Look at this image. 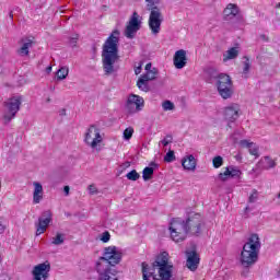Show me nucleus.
<instances>
[{
	"instance_id": "4be33fe9",
	"label": "nucleus",
	"mask_w": 280,
	"mask_h": 280,
	"mask_svg": "<svg viewBox=\"0 0 280 280\" xmlns=\"http://www.w3.org/2000/svg\"><path fill=\"white\" fill-rule=\"evenodd\" d=\"M206 80L209 82V84H213V81L218 82L220 77L222 75V72H218L215 68H208L205 71Z\"/></svg>"
},
{
	"instance_id": "79ce46f5",
	"label": "nucleus",
	"mask_w": 280,
	"mask_h": 280,
	"mask_svg": "<svg viewBox=\"0 0 280 280\" xmlns=\"http://www.w3.org/2000/svg\"><path fill=\"white\" fill-rule=\"evenodd\" d=\"M91 196H95L97 194H100V190H97V187L94 185V184H91L89 187H88Z\"/></svg>"
},
{
	"instance_id": "f8f14e48",
	"label": "nucleus",
	"mask_w": 280,
	"mask_h": 280,
	"mask_svg": "<svg viewBox=\"0 0 280 280\" xmlns=\"http://www.w3.org/2000/svg\"><path fill=\"white\" fill-rule=\"evenodd\" d=\"M96 272L98 275V280H119L117 279L116 268L108 266L106 262H96Z\"/></svg>"
},
{
	"instance_id": "7c9ffc66",
	"label": "nucleus",
	"mask_w": 280,
	"mask_h": 280,
	"mask_svg": "<svg viewBox=\"0 0 280 280\" xmlns=\"http://www.w3.org/2000/svg\"><path fill=\"white\" fill-rule=\"evenodd\" d=\"M137 86H138V89H140V91H144V93H148V91H150L148 81L143 77L139 78V80L137 82Z\"/></svg>"
},
{
	"instance_id": "dca6fc26",
	"label": "nucleus",
	"mask_w": 280,
	"mask_h": 280,
	"mask_svg": "<svg viewBox=\"0 0 280 280\" xmlns=\"http://www.w3.org/2000/svg\"><path fill=\"white\" fill-rule=\"evenodd\" d=\"M49 270H51V265L48 261L35 266L33 269L34 280H47Z\"/></svg>"
},
{
	"instance_id": "f704fd0d",
	"label": "nucleus",
	"mask_w": 280,
	"mask_h": 280,
	"mask_svg": "<svg viewBox=\"0 0 280 280\" xmlns=\"http://www.w3.org/2000/svg\"><path fill=\"white\" fill-rule=\"evenodd\" d=\"M212 163H213V167H215V170H218L219 167H222V165L224 164V159H222V156L218 155V156L213 158Z\"/></svg>"
},
{
	"instance_id": "393cba45",
	"label": "nucleus",
	"mask_w": 280,
	"mask_h": 280,
	"mask_svg": "<svg viewBox=\"0 0 280 280\" xmlns=\"http://www.w3.org/2000/svg\"><path fill=\"white\" fill-rule=\"evenodd\" d=\"M240 143L242 148H248L249 154H252V156H259V148L257 144L249 142L248 140H241Z\"/></svg>"
},
{
	"instance_id": "c9c22d12",
	"label": "nucleus",
	"mask_w": 280,
	"mask_h": 280,
	"mask_svg": "<svg viewBox=\"0 0 280 280\" xmlns=\"http://www.w3.org/2000/svg\"><path fill=\"white\" fill-rule=\"evenodd\" d=\"M126 177L128 178V180H139V178H141V175H139L136 170H132L126 175Z\"/></svg>"
},
{
	"instance_id": "c85d7f7f",
	"label": "nucleus",
	"mask_w": 280,
	"mask_h": 280,
	"mask_svg": "<svg viewBox=\"0 0 280 280\" xmlns=\"http://www.w3.org/2000/svg\"><path fill=\"white\" fill-rule=\"evenodd\" d=\"M159 75V70L156 68H152V70H149L145 74H142V77L148 81L156 80V77Z\"/></svg>"
},
{
	"instance_id": "2eb2a0df",
	"label": "nucleus",
	"mask_w": 280,
	"mask_h": 280,
	"mask_svg": "<svg viewBox=\"0 0 280 280\" xmlns=\"http://www.w3.org/2000/svg\"><path fill=\"white\" fill-rule=\"evenodd\" d=\"M52 213L49 210H46L38 218V222L35 224L36 226V235H43L47 231V226L51 224Z\"/></svg>"
},
{
	"instance_id": "6ab92c4d",
	"label": "nucleus",
	"mask_w": 280,
	"mask_h": 280,
	"mask_svg": "<svg viewBox=\"0 0 280 280\" xmlns=\"http://www.w3.org/2000/svg\"><path fill=\"white\" fill-rule=\"evenodd\" d=\"M242 171L237 166H228L223 173L219 174L220 180H229V178H240Z\"/></svg>"
},
{
	"instance_id": "b1692460",
	"label": "nucleus",
	"mask_w": 280,
	"mask_h": 280,
	"mask_svg": "<svg viewBox=\"0 0 280 280\" xmlns=\"http://www.w3.org/2000/svg\"><path fill=\"white\" fill-rule=\"evenodd\" d=\"M182 166L188 172L196 171V158L194 155H187L182 160Z\"/></svg>"
},
{
	"instance_id": "5701e85b",
	"label": "nucleus",
	"mask_w": 280,
	"mask_h": 280,
	"mask_svg": "<svg viewBox=\"0 0 280 280\" xmlns=\"http://www.w3.org/2000/svg\"><path fill=\"white\" fill-rule=\"evenodd\" d=\"M34 191H33V203L39 205L40 200H43V185L38 182H34Z\"/></svg>"
},
{
	"instance_id": "cd10ccee",
	"label": "nucleus",
	"mask_w": 280,
	"mask_h": 280,
	"mask_svg": "<svg viewBox=\"0 0 280 280\" xmlns=\"http://www.w3.org/2000/svg\"><path fill=\"white\" fill-rule=\"evenodd\" d=\"M259 165H262V170H272L277 167V162H275L270 156H265L264 160L259 162Z\"/></svg>"
},
{
	"instance_id": "09e8293b",
	"label": "nucleus",
	"mask_w": 280,
	"mask_h": 280,
	"mask_svg": "<svg viewBox=\"0 0 280 280\" xmlns=\"http://www.w3.org/2000/svg\"><path fill=\"white\" fill-rule=\"evenodd\" d=\"M63 191H65L66 196H69V191H70L69 186H65Z\"/></svg>"
},
{
	"instance_id": "37998d69",
	"label": "nucleus",
	"mask_w": 280,
	"mask_h": 280,
	"mask_svg": "<svg viewBox=\"0 0 280 280\" xmlns=\"http://www.w3.org/2000/svg\"><path fill=\"white\" fill-rule=\"evenodd\" d=\"M101 241H103L104 244L110 242V233H108V231L104 232L101 236Z\"/></svg>"
},
{
	"instance_id": "4c0bfd02",
	"label": "nucleus",
	"mask_w": 280,
	"mask_h": 280,
	"mask_svg": "<svg viewBox=\"0 0 280 280\" xmlns=\"http://www.w3.org/2000/svg\"><path fill=\"white\" fill-rule=\"evenodd\" d=\"M162 108H163V110H174V108H176V107H175V105L172 103V101H164V102L162 103Z\"/></svg>"
},
{
	"instance_id": "4d7b16f0",
	"label": "nucleus",
	"mask_w": 280,
	"mask_h": 280,
	"mask_svg": "<svg viewBox=\"0 0 280 280\" xmlns=\"http://www.w3.org/2000/svg\"><path fill=\"white\" fill-rule=\"evenodd\" d=\"M278 8H280V2L278 3Z\"/></svg>"
},
{
	"instance_id": "a18cd8bd",
	"label": "nucleus",
	"mask_w": 280,
	"mask_h": 280,
	"mask_svg": "<svg viewBox=\"0 0 280 280\" xmlns=\"http://www.w3.org/2000/svg\"><path fill=\"white\" fill-rule=\"evenodd\" d=\"M261 40H264L265 43H268V40H270V38H268V36L266 35H260Z\"/></svg>"
},
{
	"instance_id": "bb28decb",
	"label": "nucleus",
	"mask_w": 280,
	"mask_h": 280,
	"mask_svg": "<svg viewBox=\"0 0 280 280\" xmlns=\"http://www.w3.org/2000/svg\"><path fill=\"white\" fill-rule=\"evenodd\" d=\"M240 56V50L235 47L230 48L225 54H223V62H229V60H235Z\"/></svg>"
},
{
	"instance_id": "412c9836",
	"label": "nucleus",
	"mask_w": 280,
	"mask_h": 280,
	"mask_svg": "<svg viewBox=\"0 0 280 280\" xmlns=\"http://www.w3.org/2000/svg\"><path fill=\"white\" fill-rule=\"evenodd\" d=\"M240 14V7L237 4L229 3L223 11L224 21H233Z\"/></svg>"
},
{
	"instance_id": "8fccbe9b",
	"label": "nucleus",
	"mask_w": 280,
	"mask_h": 280,
	"mask_svg": "<svg viewBox=\"0 0 280 280\" xmlns=\"http://www.w3.org/2000/svg\"><path fill=\"white\" fill-rule=\"evenodd\" d=\"M51 69H52L51 66H48V67L46 68V73H48V74L51 73Z\"/></svg>"
},
{
	"instance_id": "58836bf2",
	"label": "nucleus",
	"mask_w": 280,
	"mask_h": 280,
	"mask_svg": "<svg viewBox=\"0 0 280 280\" xmlns=\"http://www.w3.org/2000/svg\"><path fill=\"white\" fill-rule=\"evenodd\" d=\"M80 38V35L74 34L72 37L69 39V45L70 47H78V39Z\"/></svg>"
},
{
	"instance_id": "49530a36",
	"label": "nucleus",
	"mask_w": 280,
	"mask_h": 280,
	"mask_svg": "<svg viewBox=\"0 0 280 280\" xmlns=\"http://www.w3.org/2000/svg\"><path fill=\"white\" fill-rule=\"evenodd\" d=\"M145 71H152V63H147L145 65Z\"/></svg>"
},
{
	"instance_id": "5fc2aeb1",
	"label": "nucleus",
	"mask_w": 280,
	"mask_h": 280,
	"mask_svg": "<svg viewBox=\"0 0 280 280\" xmlns=\"http://www.w3.org/2000/svg\"><path fill=\"white\" fill-rule=\"evenodd\" d=\"M248 211H250V208H249V207H246V208H245V213H248Z\"/></svg>"
},
{
	"instance_id": "c03bdc74",
	"label": "nucleus",
	"mask_w": 280,
	"mask_h": 280,
	"mask_svg": "<svg viewBox=\"0 0 280 280\" xmlns=\"http://www.w3.org/2000/svg\"><path fill=\"white\" fill-rule=\"evenodd\" d=\"M5 232V224H3V221L0 219V235Z\"/></svg>"
},
{
	"instance_id": "ddd939ff",
	"label": "nucleus",
	"mask_w": 280,
	"mask_h": 280,
	"mask_svg": "<svg viewBox=\"0 0 280 280\" xmlns=\"http://www.w3.org/2000/svg\"><path fill=\"white\" fill-rule=\"evenodd\" d=\"M223 117L228 121V128H231L232 124H235L240 119V105L231 104L224 108Z\"/></svg>"
},
{
	"instance_id": "e433bc0d",
	"label": "nucleus",
	"mask_w": 280,
	"mask_h": 280,
	"mask_svg": "<svg viewBox=\"0 0 280 280\" xmlns=\"http://www.w3.org/2000/svg\"><path fill=\"white\" fill-rule=\"evenodd\" d=\"M173 161H176V155L174 154V151H168L164 156V162L173 163Z\"/></svg>"
},
{
	"instance_id": "1a4fd4ad",
	"label": "nucleus",
	"mask_w": 280,
	"mask_h": 280,
	"mask_svg": "<svg viewBox=\"0 0 280 280\" xmlns=\"http://www.w3.org/2000/svg\"><path fill=\"white\" fill-rule=\"evenodd\" d=\"M104 141L102 133L100 132V128L95 125H91L85 132L84 136V143H86L90 148L95 150L100 143Z\"/></svg>"
},
{
	"instance_id": "f3484780",
	"label": "nucleus",
	"mask_w": 280,
	"mask_h": 280,
	"mask_svg": "<svg viewBox=\"0 0 280 280\" xmlns=\"http://www.w3.org/2000/svg\"><path fill=\"white\" fill-rule=\"evenodd\" d=\"M20 48L16 50L18 56L25 58L30 56V49L34 47V40L30 37H23L19 42Z\"/></svg>"
},
{
	"instance_id": "603ef678",
	"label": "nucleus",
	"mask_w": 280,
	"mask_h": 280,
	"mask_svg": "<svg viewBox=\"0 0 280 280\" xmlns=\"http://www.w3.org/2000/svg\"><path fill=\"white\" fill-rule=\"evenodd\" d=\"M124 167H130V162H125Z\"/></svg>"
},
{
	"instance_id": "473e14b6",
	"label": "nucleus",
	"mask_w": 280,
	"mask_h": 280,
	"mask_svg": "<svg viewBox=\"0 0 280 280\" xmlns=\"http://www.w3.org/2000/svg\"><path fill=\"white\" fill-rule=\"evenodd\" d=\"M124 140L130 141L132 139V135H135V129L132 127H128L124 130Z\"/></svg>"
},
{
	"instance_id": "20e7f679",
	"label": "nucleus",
	"mask_w": 280,
	"mask_h": 280,
	"mask_svg": "<svg viewBox=\"0 0 280 280\" xmlns=\"http://www.w3.org/2000/svg\"><path fill=\"white\" fill-rule=\"evenodd\" d=\"M148 3L149 10L151 13L149 15V27L152 34H159L161 32V23H163V13H161V9L156 5L161 0H145Z\"/></svg>"
},
{
	"instance_id": "9d476101",
	"label": "nucleus",
	"mask_w": 280,
	"mask_h": 280,
	"mask_svg": "<svg viewBox=\"0 0 280 280\" xmlns=\"http://www.w3.org/2000/svg\"><path fill=\"white\" fill-rule=\"evenodd\" d=\"M144 106L145 101L143 97L136 94H130L127 98L125 108L129 115H136V113H141Z\"/></svg>"
},
{
	"instance_id": "9b49d317",
	"label": "nucleus",
	"mask_w": 280,
	"mask_h": 280,
	"mask_svg": "<svg viewBox=\"0 0 280 280\" xmlns=\"http://www.w3.org/2000/svg\"><path fill=\"white\" fill-rule=\"evenodd\" d=\"M185 226L188 235H200L202 229V217L199 213L188 217L185 221Z\"/></svg>"
},
{
	"instance_id": "864d4df0",
	"label": "nucleus",
	"mask_w": 280,
	"mask_h": 280,
	"mask_svg": "<svg viewBox=\"0 0 280 280\" xmlns=\"http://www.w3.org/2000/svg\"><path fill=\"white\" fill-rule=\"evenodd\" d=\"M51 102V98L50 97H47L46 98V104H49Z\"/></svg>"
},
{
	"instance_id": "f257e3e1",
	"label": "nucleus",
	"mask_w": 280,
	"mask_h": 280,
	"mask_svg": "<svg viewBox=\"0 0 280 280\" xmlns=\"http://www.w3.org/2000/svg\"><path fill=\"white\" fill-rule=\"evenodd\" d=\"M119 30H115L103 44L102 63L105 75H113L119 71L116 65L119 62Z\"/></svg>"
},
{
	"instance_id": "de8ad7c7",
	"label": "nucleus",
	"mask_w": 280,
	"mask_h": 280,
	"mask_svg": "<svg viewBox=\"0 0 280 280\" xmlns=\"http://www.w3.org/2000/svg\"><path fill=\"white\" fill-rule=\"evenodd\" d=\"M135 73H136V75H139V73H141V66H139L135 69Z\"/></svg>"
},
{
	"instance_id": "423d86ee",
	"label": "nucleus",
	"mask_w": 280,
	"mask_h": 280,
	"mask_svg": "<svg viewBox=\"0 0 280 280\" xmlns=\"http://www.w3.org/2000/svg\"><path fill=\"white\" fill-rule=\"evenodd\" d=\"M215 88L222 100H231L235 90L233 89V80L231 75L221 73L220 79L215 81Z\"/></svg>"
},
{
	"instance_id": "4468645a",
	"label": "nucleus",
	"mask_w": 280,
	"mask_h": 280,
	"mask_svg": "<svg viewBox=\"0 0 280 280\" xmlns=\"http://www.w3.org/2000/svg\"><path fill=\"white\" fill-rule=\"evenodd\" d=\"M140 30L141 21H139V13L133 12L125 30L126 38H132Z\"/></svg>"
},
{
	"instance_id": "a19ab883",
	"label": "nucleus",
	"mask_w": 280,
	"mask_h": 280,
	"mask_svg": "<svg viewBox=\"0 0 280 280\" xmlns=\"http://www.w3.org/2000/svg\"><path fill=\"white\" fill-rule=\"evenodd\" d=\"M172 141H174V138L172 137V135H167L162 141V145L167 147L170 145V143H172Z\"/></svg>"
},
{
	"instance_id": "6e6552de",
	"label": "nucleus",
	"mask_w": 280,
	"mask_h": 280,
	"mask_svg": "<svg viewBox=\"0 0 280 280\" xmlns=\"http://www.w3.org/2000/svg\"><path fill=\"white\" fill-rule=\"evenodd\" d=\"M21 96H13L3 103V119L5 124H10L16 117V113L21 110Z\"/></svg>"
},
{
	"instance_id": "f03ea898",
	"label": "nucleus",
	"mask_w": 280,
	"mask_h": 280,
	"mask_svg": "<svg viewBox=\"0 0 280 280\" xmlns=\"http://www.w3.org/2000/svg\"><path fill=\"white\" fill-rule=\"evenodd\" d=\"M167 252L156 256L152 265L142 262V279L143 280H170L172 279V270L174 266L170 264Z\"/></svg>"
},
{
	"instance_id": "a211bd4d",
	"label": "nucleus",
	"mask_w": 280,
	"mask_h": 280,
	"mask_svg": "<svg viewBox=\"0 0 280 280\" xmlns=\"http://www.w3.org/2000/svg\"><path fill=\"white\" fill-rule=\"evenodd\" d=\"M186 267L188 270H191V272L198 270V266L200 264V257L198 256V253L196 250L186 252Z\"/></svg>"
},
{
	"instance_id": "aec40b11",
	"label": "nucleus",
	"mask_w": 280,
	"mask_h": 280,
	"mask_svg": "<svg viewBox=\"0 0 280 280\" xmlns=\"http://www.w3.org/2000/svg\"><path fill=\"white\" fill-rule=\"evenodd\" d=\"M173 62L176 69H185L187 67V51L184 49L177 50L174 55Z\"/></svg>"
},
{
	"instance_id": "ea45409f",
	"label": "nucleus",
	"mask_w": 280,
	"mask_h": 280,
	"mask_svg": "<svg viewBox=\"0 0 280 280\" xmlns=\"http://www.w3.org/2000/svg\"><path fill=\"white\" fill-rule=\"evenodd\" d=\"M256 200H259V192L257 190H253L248 198V202L254 203Z\"/></svg>"
},
{
	"instance_id": "2f4dec72",
	"label": "nucleus",
	"mask_w": 280,
	"mask_h": 280,
	"mask_svg": "<svg viewBox=\"0 0 280 280\" xmlns=\"http://www.w3.org/2000/svg\"><path fill=\"white\" fill-rule=\"evenodd\" d=\"M51 244H54V246H60L65 244V234L57 233L56 236L52 237Z\"/></svg>"
},
{
	"instance_id": "6e6d98bb",
	"label": "nucleus",
	"mask_w": 280,
	"mask_h": 280,
	"mask_svg": "<svg viewBox=\"0 0 280 280\" xmlns=\"http://www.w3.org/2000/svg\"><path fill=\"white\" fill-rule=\"evenodd\" d=\"M67 110L66 109H62L61 110V115H66Z\"/></svg>"
},
{
	"instance_id": "3c124183",
	"label": "nucleus",
	"mask_w": 280,
	"mask_h": 280,
	"mask_svg": "<svg viewBox=\"0 0 280 280\" xmlns=\"http://www.w3.org/2000/svg\"><path fill=\"white\" fill-rule=\"evenodd\" d=\"M9 18L11 19V21L14 20V14L12 13V11L9 13Z\"/></svg>"
},
{
	"instance_id": "39448f33",
	"label": "nucleus",
	"mask_w": 280,
	"mask_h": 280,
	"mask_svg": "<svg viewBox=\"0 0 280 280\" xmlns=\"http://www.w3.org/2000/svg\"><path fill=\"white\" fill-rule=\"evenodd\" d=\"M124 257V253L117 246H108L105 247L103 256L100 257L97 264H106L112 268H115L117 264L121 262V258Z\"/></svg>"
},
{
	"instance_id": "72a5a7b5",
	"label": "nucleus",
	"mask_w": 280,
	"mask_h": 280,
	"mask_svg": "<svg viewBox=\"0 0 280 280\" xmlns=\"http://www.w3.org/2000/svg\"><path fill=\"white\" fill-rule=\"evenodd\" d=\"M244 60L245 61L243 62V73L244 75H247V73H249L250 71V59L247 56H245Z\"/></svg>"
},
{
	"instance_id": "7ed1b4c3",
	"label": "nucleus",
	"mask_w": 280,
	"mask_h": 280,
	"mask_svg": "<svg viewBox=\"0 0 280 280\" xmlns=\"http://www.w3.org/2000/svg\"><path fill=\"white\" fill-rule=\"evenodd\" d=\"M260 248L261 243L259 242V235L252 234L244 244L241 253V264L245 268L241 273L242 277H248V272H250L248 268H250V266L257 261Z\"/></svg>"
},
{
	"instance_id": "a878e982",
	"label": "nucleus",
	"mask_w": 280,
	"mask_h": 280,
	"mask_svg": "<svg viewBox=\"0 0 280 280\" xmlns=\"http://www.w3.org/2000/svg\"><path fill=\"white\" fill-rule=\"evenodd\" d=\"M154 167H159V165L154 162H151L150 166L144 167L142 171L143 180H152V176H154Z\"/></svg>"
},
{
	"instance_id": "c756f323",
	"label": "nucleus",
	"mask_w": 280,
	"mask_h": 280,
	"mask_svg": "<svg viewBox=\"0 0 280 280\" xmlns=\"http://www.w3.org/2000/svg\"><path fill=\"white\" fill-rule=\"evenodd\" d=\"M57 80H67V75H69V68L68 67H61L57 72Z\"/></svg>"
},
{
	"instance_id": "0eeeda50",
	"label": "nucleus",
	"mask_w": 280,
	"mask_h": 280,
	"mask_svg": "<svg viewBox=\"0 0 280 280\" xmlns=\"http://www.w3.org/2000/svg\"><path fill=\"white\" fill-rule=\"evenodd\" d=\"M170 233H171V238L173 242H176V244L180 242H185L187 240V228L185 225V220L183 219H173L170 225Z\"/></svg>"
}]
</instances>
